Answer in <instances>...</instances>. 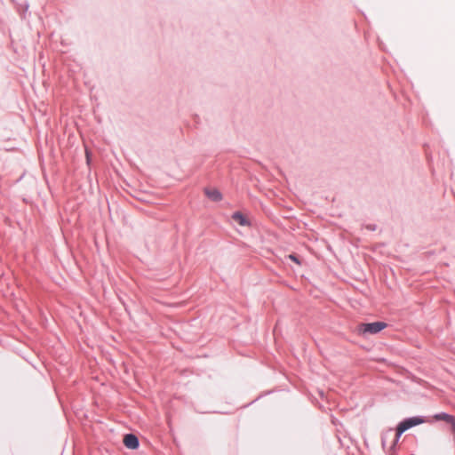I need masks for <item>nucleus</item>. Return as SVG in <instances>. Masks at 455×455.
<instances>
[{"label":"nucleus","mask_w":455,"mask_h":455,"mask_svg":"<svg viewBox=\"0 0 455 455\" xmlns=\"http://www.w3.org/2000/svg\"><path fill=\"white\" fill-rule=\"evenodd\" d=\"M233 219L238 222L239 225L241 226H248L249 225V221L241 213V212H235L233 214Z\"/></svg>","instance_id":"obj_6"},{"label":"nucleus","mask_w":455,"mask_h":455,"mask_svg":"<svg viewBox=\"0 0 455 455\" xmlns=\"http://www.w3.org/2000/svg\"><path fill=\"white\" fill-rule=\"evenodd\" d=\"M124 444L126 448L135 450L139 447V440L136 435L132 434H127L124 436Z\"/></svg>","instance_id":"obj_3"},{"label":"nucleus","mask_w":455,"mask_h":455,"mask_svg":"<svg viewBox=\"0 0 455 455\" xmlns=\"http://www.w3.org/2000/svg\"><path fill=\"white\" fill-rule=\"evenodd\" d=\"M289 257H290V259H291L292 260H294L295 262H297V263H298V260H297V259H296V257H295V256H293V255H290Z\"/></svg>","instance_id":"obj_7"},{"label":"nucleus","mask_w":455,"mask_h":455,"mask_svg":"<svg viewBox=\"0 0 455 455\" xmlns=\"http://www.w3.org/2000/svg\"><path fill=\"white\" fill-rule=\"evenodd\" d=\"M386 327L387 323L384 322L360 323L356 328V331L359 335L376 334Z\"/></svg>","instance_id":"obj_2"},{"label":"nucleus","mask_w":455,"mask_h":455,"mask_svg":"<svg viewBox=\"0 0 455 455\" xmlns=\"http://www.w3.org/2000/svg\"><path fill=\"white\" fill-rule=\"evenodd\" d=\"M427 422V420L422 417H412L404 419L403 421L400 422L396 427V436L395 440V443H396L401 436V435L408 430L409 428L423 424Z\"/></svg>","instance_id":"obj_1"},{"label":"nucleus","mask_w":455,"mask_h":455,"mask_svg":"<svg viewBox=\"0 0 455 455\" xmlns=\"http://www.w3.org/2000/svg\"><path fill=\"white\" fill-rule=\"evenodd\" d=\"M436 420H443L451 424V427L455 425V418L447 413H439L435 416Z\"/></svg>","instance_id":"obj_5"},{"label":"nucleus","mask_w":455,"mask_h":455,"mask_svg":"<svg viewBox=\"0 0 455 455\" xmlns=\"http://www.w3.org/2000/svg\"><path fill=\"white\" fill-rule=\"evenodd\" d=\"M204 194L212 201L220 202L222 200V195L217 188H206L204 189Z\"/></svg>","instance_id":"obj_4"}]
</instances>
